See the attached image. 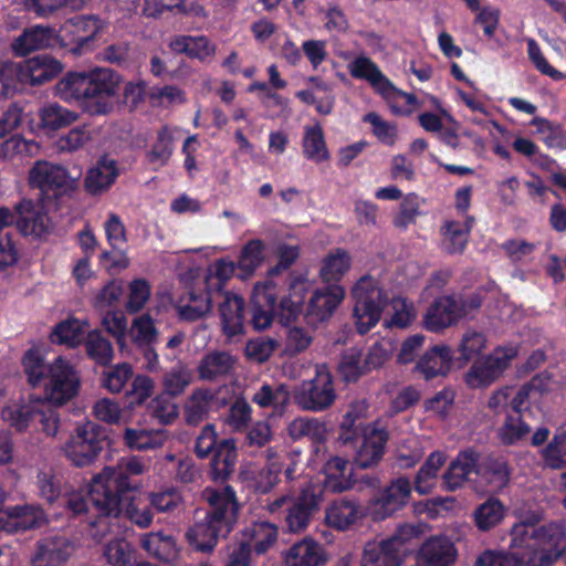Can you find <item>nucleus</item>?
<instances>
[{"instance_id": "56", "label": "nucleus", "mask_w": 566, "mask_h": 566, "mask_svg": "<svg viewBox=\"0 0 566 566\" xmlns=\"http://www.w3.org/2000/svg\"><path fill=\"white\" fill-rule=\"evenodd\" d=\"M192 380L191 371L181 363H178L163 376L164 392L169 397H176L186 390Z\"/></svg>"}, {"instance_id": "27", "label": "nucleus", "mask_w": 566, "mask_h": 566, "mask_svg": "<svg viewBox=\"0 0 566 566\" xmlns=\"http://www.w3.org/2000/svg\"><path fill=\"white\" fill-rule=\"evenodd\" d=\"M56 33L53 27L32 25L23 30L12 43V52L17 56H25L33 51L52 46L55 43Z\"/></svg>"}, {"instance_id": "1", "label": "nucleus", "mask_w": 566, "mask_h": 566, "mask_svg": "<svg viewBox=\"0 0 566 566\" xmlns=\"http://www.w3.org/2000/svg\"><path fill=\"white\" fill-rule=\"evenodd\" d=\"M144 471L142 460L132 457L122 458L116 467H106L95 475L90 484V499L97 516L123 514L138 527H148L154 518L153 509L148 500L137 496L142 486L138 476Z\"/></svg>"}, {"instance_id": "18", "label": "nucleus", "mask_w": 566, "mask_h": 566, "mask_svg": "<svg viewBox=\"0 0 566 566\" xmlns=\"http://www.w3.org/2000/svg\"><path fill=\"white\" fill-rule=\"evenodd\" d=\"M388 440V431L379 428L378 422L366 426L361 444L356 450V468L366 469L377 464L384 457Z\"/></svg>"}, {"instance_id": "2", "label": "nucleus", "mask_w": 566, "mask_h": 566, "mask_svg": "<svg viewBox=\"0 0 566 566\" xmlns=\"http://www.w3.org/2000/svg\"><path fill=\"white\" fill-rule=\"evenodd\" d=\"M566 528L551 522L544 525L517 523L512 527L509 551H485L475 566H553L564 554Z\"/></svg>"}, {"instance_id": "52", "label": "nucleus", "mask_w": 566, "mask_h": 566, "mask_svg": "<svg viewBox=\"0 0 566 566\" xmlns=\"http://www.w3.org/2000/svg\"><path fill=\"white\" fill-rule=\"evenodd\" d=\"M268 463L259 470L254 478L255 491L260 494H268L280 482L283 465L277 460L273 459L274 452L270 448L266 450Z\"/></svg>"}, {"instance_id": "31", "label": "nucleus", "mask_w": 566, "mask_h": 566, "mask_svg": "<svg viewBox=\"0 0 566 566\" xmlns=\"http://www.w3.org/2000/svg\"><path fill=\"white\" fill-rule=\"evenodd\" d=\"M452 359V350L449 346L434 345L419 358L415 370L421 374L426 380L447 376L450 371Z\"/></svg>"}, {"instance_id": "64", "label": "nucleus", "mask_w": 566, "mask_h": 566, "mask_svg": "<svg viewBox=\"0 0 566 566\" xmlns=\"http://www.w3.org/2000/svg\"><path fill=\"white\" fill-rule=\"evenodd\" d=\"M154 391V381L146 375H137L130 385V389L126 391L127 406L134 408L143 405L151 397Z\"/></svg>"}, {"instance_id": "11", "label": "nucleus", "mask_w": 566, "mask_h": 566, "mask_svg": "<svg viewBox=\"0 0 566 566\" xmlns=\"http://www.w3.org/2000/svg\"><path fill=\"white\" fill-rule=\"evenodd\" d=\"M81 379L71 361L57 356L51 363L49 377L44 382V396L48 406H63L77 396Z\"/></svg>"}, {"instance_id": "45", "label": "nucleus", "mask_w": 566, "mask_h": 566, "mask_svg": "<svg viewBox=\"0 0 566 566\" xmlns=\"http://www.w3.org/2000/svg\"><path fill=\"white\" fill-rule=\"evenodd\" d=\"M143 548L149 555L167 564L175 562L178 557L175 538L160 532L146 535L143 538Z\"/></svg>"}, {"instance_id": "9", "label": "nucleus", "mask_w": 566, "mask_h": 566, "mask_svg": "<svg viewBox=\"0 0 566 566\" xmlns=\"http://www.w3.org/2000/svg\"><path fill=\"white\" fill-rule=\"evenodd\" d=\"M356 333L367 334L381 317L387 295L377 281L364 275L356 280Z\"/></svg>"}, {"instance_id": "61", "label": "nucleus", "mask_w": 566, "mask_h": 566, "mask_svg": "<svg viewBox=\"0 0 566 566\" xmlns=\"http://www.w3.org/2000/svg\"><path fill=\"white\" fill-rule=\"evenodd\" d=\"M132 337L136 346L157 344L158 331L149 314H143L133 321Z\"/></svg>"}, {"instance_id": "46", "label": "nucleus", "mask_w": 566, "mask_h": 566, "mask_svg": "<svg viewBox=\"0 0 566 566\" xmlns=\"http://www.w3.org/2000/svg\"><path fill=\"white\" fill-rule=\"evenodd\" d=\"M447 460V455L442 451L431 452L415 476V490L419 494H429L433 486V481L438 475Z\"/></svg>"}, {"instance_id": "62", "label": "nucleus", "mask_w": 566, "mask_h": 566, "mask_svg": "<svg viewBox=\"0 0 566 566\" xmlns=\"http://www.w3.org/2000/svg\"><path fill=\"white\" fill-rule=\"evenodd\" d=\"M326 521L334 528L340 531L349 528L354 524V502H335L326 511Z\"/></svg>"}, {"instance_id": "59", "label": "nucleus", "mask_w": 566, "mask_h": 566, "mask_svg": "<svg viewBox=\"0 0 566 566\" xmlns=\"http://www.w3.org/2000/svg\"><path fill=\"white\" fill-rule=\"evenodd\" d=\"M348 269L346 252L337 249L335 253H329L324 260L319 271L323 282L332 284L338 282Z\"/></svg>"}, {"instance_id": "38", "label": "nucleus", "mask_w": 566, "mask_h": 566, "mask_svg": "<svg viewBox=\"0 0 566 566\" xmlns=\"http://www.w3.org/2000/svg\"><path fill=\"white\" fill-rule=\"evenodd\" d=\"M266 245L261 239H250L238 255V277L249 280L265 261Z\"/></svg>"}, {"instance_id": "58", "label": "nucleus", "mask_w": 566, "mask_h": 566, "mask_svg": "<svg viewBox=\"0 0 566 566\" xmlns=\"http://www.w3.org/2000/svg\"><path fill=\"white\" fill-rule=\"evenodd\" d=\"M528 416L507 415L501 429V441L506 446L515 444L531 432V426L526 422Z\"/></svg>"}, {"instance_id": "41", "label": "nucleus", "mask_w": 566, "mask_h": 566, "mask_svg": "<svg viewBox=\"0 0 566 566\" xmlns=\"http://www.w3.org/2000/svg\"><path fill=\"white\" fill-rule=\"evenodd\" d=\"M169 48L175 53L186 54L191 59H198L200 61L216 53V46L206 35H178L170 41Z\"/></svg>"}, {"instance_id": "24", "label": "nucleus", "mask_w": 566, "mask_h": 566, "mask_svg": "<svg viewBox=\"0 0 566 566\" xmlns=\"http://www.w3.org/2000/svg\"><path fill=\"white\" fill-rule=\"evenodd\" d=\"M479 452L473 448L459 451L442 475L446 490L455 491L464 485L471 473L476 474Z\"/></svg>"}, {"instance_id": "50", "label": "nucleus", "mask_w": 566, "mask_h": 566, "mask_svg": "<svg viewBox=\"0 0 566 566\" xmlns=\"http://www.w3.org/2000/svg\"><path fill=\"white\" fill-rule=\"evenodd\" d=\"M442 250L450 254H462L468 245L470 226L464 227L459 221H447L442 229Z\"/></svg>"}, {"instance_id": "48", "label": "nucleus", "mask_w": 566, "mask_h": 566, "mask_svg": "<svg viewBox=\"0 0 566 566\" xmlns=\"http://www.w3.org/2000/svg\"><path fill=\"white\" fill-rule=\"evenodd\" d=\"M84 347L87 357L94 360L97 365L107 366L114 358L112 342L98 329L87 333L84 338Z\"/></svg>"}, {"instance_id": "47", "label": "nucleus", "mask_w": 566, "mask_h": 566, "mask_svg": "<svg viewBox=\"0 0 566 566\" xmlns=\"http://www.w3.org/2000/svg\"><path fill=\"white\" fill-rule=\"evenodd\" d=\"M21 364L28 384L32 388L40 387L48 379L51 363L45 361L44 355L40 349H28L22 357Z\"/></svg>"}, {"instance_id": "34", "label": "nucleus", "mask_w": 566, "mask_h": 566, "mask_svg": "<svg viewBox=\"0 0 566 566\" xmlns=\"http://www.w3.org/2000/svg\"><path fill=\"white\" fill-rule=\"evenodd\" d=\"M178 313L181 319L196 322L209 313L212 308V296L208 289V282L203 289L191 286L180 298Z\"/></svg>"}, {"instance_id": "32", "label": "nucleus", "mask_w": 566, "mask_h": 566, "mask_svg": "<svg viewBox=\"0 0 566 566\" xmlns=\"http://www.w3.org/2000/svg\"><path fill=\"white\" fill-rule=\"evenodd\" d=\"M356 78L366 81L375 93L389 101L396 86L368 56L356 55Z\"/></svg>"}, {"instance_id": "55", "label": "nucleus", "mask_w": 566, "mask_h": 566, "mask_svg": "<svg viewBox=\"0 0 566 566\" xmlns=\"http://www.w3.org/2000/svg\"><path fill=\"white\" fill-rule=\"evenodd\" d=\"M123 438L132 450H153L163 446V436L158 431L126 428Z\"/></svg>"}, {"instance_id": "19", "label": "nucleus", "mask_w": 566, "mask_h": 566, "mask_svg": "<svg viewBox=\"0 0 566 566\" xmlns=\"http://www.w3.org/2000/svg\"><path fill=\"white\" fill-rule=\"evenodd\" d=\"M411 547H401L390 537L366 544L360 566H401Z\"/></svg>"}, {"instance_id": "12", "label": "nucleus", "mask_w": 566, "mask_h": 566, "mask_svg": "<svg viewBox=\"0 0 566 566\" xmlns=\"http://www.w3.org/2000/svg\"><path fill=\"white\" fill-rule=\"evenodd\" d=\"M103 28V20L95 14L76 15L64 24L63 41L71 52L81 55L93 50L95 39Z\"/></svg>"}, {"instance_id": "35", "label": "nucleus", "mask_w": 566, "mask_h": 566, "mask_svg": "<svg viewBox=\"0 0 566 566\" xmlns=\"http://www.w3.org/2000/svg\"><path fill=\"white\" fill-rule=\"evenodd\" d=\"M476 475L492 489L502 490L510 483L511 470L502 455H479Z\"/></svg>"}, {"instance_id": "20", "label": "nucleus", "mask_w": 566, "mask_h": 566, "mask_svg": "<svg viewBox=\"0 0 566 566\" xmlns=\"http://www.w3.org/2000/svg\"><path fill=\"white\" fill-rule=\"evenodd\" d=\"M63 71V64L50 54L43 53L27 60L19 69V78L30 85H42L55 78Z\"/></svg>"}, {"instance_id": "10", "label": "nucleus", "mask_w": 566, "mask_h": 566, "mask_svg": "<svg viewBox=\"0 0 566 566\" xmlns=\"http://www.w3.org/2000/svg\"><path fill=\"white\" fill-rule=\"evenodd\" d=\"M294 402L312 412L327 410L336 399L333 376L325 365L317 366L315 376L302 381L293 391Z\"/></svg>"}, {"instance_id": "26", "label": "nucleus", "mask_w": 566, "mask_h": 566, "mask_svg": "<svg viewBox=\"0 0 566 566\" xmlns=\"http://www.w3.org/2000/svg\"><path fill=\"white\" fill-rule=\"evenodd\" d=\"M279 528L268 521H253L241 531L239 544H247L250 553L265 554L276 542Z\"/></svg>"}, {"instance_id": "44", "label": "nucleus", "mask_w": 566, "mask_h": 566, "mask_svg": "<svg viewBox=\"0 0 566 566\" xmlns=\"http://www.w3.org/2000/svg\"><path fill=\"white\" fill-rule=\"evenodd\" d=\"M174 153V136L168 126H163L157 132L155 143L146 153L145 157L147 163L151 166L154 171H158L165 167L170 160Z\"/></svg>"}, {"instance_id": "53", "label": "nucleus", "mask_w": 566, "mask_h": 566, "mask_svg": "<svg viewBox=\"0 0 566 566\" xmlns=\"http://www.w3.org/2000/svg\"><path fill=\"white\" fill-rule=\"evenodd\" d=\"M289 432L293 439L310 438L312 441L322 443L326 440V426L316 418H297L289 426Z\"/></svg>"}, {"instance_id": "23", "label": "nucleus", "mask_w": 566, "mask_h": 566, "mask_svg": "<svg viewBox=\"0 0 566 566\" xmlns=\"http://www.w3.org/2000/svg\"><path fill=\"white\" fill-rule=\"evenodd\" d=\"M119 170L116 160L102 156L84 177V189L91 196H101L115 184Z\"/></svg>"}, {"instance_id": "16", "label": "nucleus", "mask_w": 566, "mask_h": 566, "mask_svg": "<svg viewBox=\"0 0 566 566\" xmlns=\"http://www.w3.org/2000/svg\"><path fill=\"white\" fill-rule=\"evenodd\" d=\"M411 495V484L408 478L400 476L385 488L380 496L376 497L370 506L374 521H382L401 510Z\"/></svg>"}, {"instance_id": "40", "label": "nucleus", "mask_w": 566, "mask_h": 566, "mask_svg": "<svg viewBox=\"0 0 566 566\" xmlns=\"http://www.w3.org/2000/svg\"><path fill=\"white\" fill-rule=\"evenodd\" d=\"M39 126L46 132H56L72 125L78 118L76 112L57 103H46L38 111Z\"/></svg>"}, {"instance_id": "57", "label": "nucleus", "mask_w": 566, "mask_h": 566, "mask_svg": "<svg viewBox=\"0 0 566 566\" xmlns=\"http://www.w3.org/2000/svg\"><path fill=\"white\" fill-rule=\"evenodd\" d=\"M83 335V327L77 319H66L54 327L51 339L53 343L74 348L84 342Z\"/></svg>"}, {"instance_id": "17", "label": "nucleus", "mask_w": 566, "mask_h": 566, "mask_svg": "<svg viewBox=\"0 0 566 566\" xmlns=\"http://www.w3.org/2000/svg\"><path fill=\"white\" fill-rule=\"evenodd\" d=\"M321 492L313 485L302 489L300 495L286 507L285 522L290 532L305 530L315 512L319 509Z\"/></svg>"}, {"instance_id": "29", "label": "nucleus", "mask_w": 566, "mask_h": 566, "mask_svg": "<svg viewBox=\"0 0 566 566\" xmlns=\"http://www.w3.org/2000/svg\"><path fill=\"white\" fill-rule=\"evenodd\" d=\"M235 361V357L229 352H209L198 364V377L205 381L224 380L233 373Z\"/></svg>"}, {"instance_id": "60", "label": "nucleus", "mask_w": 566, "mask_h": 566, "mask_svg": "<svg viewBox=\"0 0 566 566\" xmlns=\"http://www.w3.org/2000/svg\"><path fill=\"white\" fill-rule=\"evenodd\" d=\"M133 368L127 363L117 364L105 370L102 375V385L112 394L120 392L126 384L133 379Z\"/></svg>"}, {"instance_id": "37", "label": "nucleus", "mask_w": 566, "mask_h": 566, "mask_svg": "<svg viewBox=\"0 0 566 566\" xmlns=\"http://www.w3.org/2000/svg\"><path fill=\"white\" fill-rule=\"evenodd\" d=\"M286 566H321L326 562L322 545L313 539H303L293 544L285 554Z\"/></svg>"}, {"instance_id": "51", "label": "nucleus", "mask_w": 566, "mask_h": 566, "mask_svg": "<svg viewBox=\"0 0 566 566\" xmlns=\"http://www.w3.org/2000/svg\"><path fill=\"white\" fill-rule=\"evenodd\" d=\"M505 507L497 499H488L474 511V522L480 531L495 527L504 517Z\"/></svg>"}, {"instance_id": "33", "label": "nucleus", "mask_w": 566, "mask_h": 566, "mask_svg": "<svg viewBox=\"0 0 566 566\" xmlns=\"http://www.w3.org/2000/svg\"><path fill=\"white\" fill-rule=\"evenodd\" d=\"M70 544L65 538H43L36 543L32 566H65L70 557Z\"/></svg>"}, {"instance_id": "22", "label": "nucleus", "mask_w": 566, "mask_h": 566, "mask_svg": "<svg viewBox=\"0 0 566 566\" xmlns=\"http://www.w3.org/2000/svg\"><path fill=\"white\" fill-rule=\"evenodd\" d=\"M344 296V289L337 284H328L324 289L315 290L307 304L306 318L317 322L328 319Z\"/></svg>"}, {"instance_id": "63", "label": "nucleus", "mask_w": 566, "mask_h": 566, "mask_svg": "<svg viewBox=\"0 0 566 566\" xmlns=\"http://www.w3.org/2000/svg\"><path fill=\"white\" fill-rule=\"evenodd\" d=\"M275 255L277 258V262L268 270L266 277V280H271L272 282H275V277H277L282 272L289 270L297 261L300 258V248L298 245L280 243L276 247Z\"/></svg>"}, {"instance_id": "28", "label": "nucleus", "mask_w": 566, "mask_h": 566, "mask_svg": "<svg viewBox=\"0 0 566 566\" xmlns=\"http://www.w3.org/2000/svg\"><path fill=\"white\" fill-rule=\"evenodd\" d=\"M231 532L205 516L203 520L195 522L187 531L189 544L198 552L209 553L217 546L220 537H227Z\"/></svg>"}, {"instance_id": "21", "label": "nucleus", "mask_w": 566, "mask_h": 566, "mask_svg": "<svg viewBox=\"0 0 566 566\" xmlns=\"http://www.w3.org/2000/svg\"><path fill=\"white\" fill-rule=\"evenodd\" d=\"M458 555L454 543L447 536H431L420 547L419 566H452Z\"/></svg>"}, {"instance_id": "14", "label": "nucleus", "mask_w": 566, "mask_h": 566, "mask_svg": "<svg viewBox=\"0 0 566 566\" xmlns=\"http://www.w3.org/2000/svg\"><path fill=\"white\" fill-rule=\"evenodd\" d=\"M45 524H48L45 511L34 504L9 506L0 515V531L8 534L41 528Z\"/></svg>"}, {"instance_id": "6", "label": "nucleus", "mask_w": 566, "mask_h": 566, "mask_svg": "<svg viewBox=\"0 0 566 566\" xmlns=\"http://www.w3.org/2000/svg\"><path fill=\"white\" fill-rule=\"evenodd\" d=\"M2 419L18 432L30 428L54 437L59 431L60 418L41 396L30 395L28 399L12 400L2 408Z\"/></svg>"}, {"instance_id": "5", "label": "nucleus", "mask_w": 566, "mask_h": 566, "mask_svg": "<svg viewBox=\"0 0 566 566\" xmlns=\"http://www.w3.org/2000/svg\"><path fill=\"white\" fill-rule=\"evenodd\" d=\"M29 185L39 190L38 208H61L65 200L73 197L78 182L70 171L59 165L46 160H36L29 171Z\"/></svg>"}, {"instance_id": "36", "label": "nucleus", "mask_w": 566, "mask_h": 566, "mask_svg": "<svg viewBox=\"0 0 566 566\" xmlns=\"http://www.w3.org/2000/svg\"><path fill=\"white\" fill-rule=\"evenodd\" d=\"M324 484L333 493H342L354 486V465L348 468V460L335 455L323 468Z\"/></svg>"}, {"instance_id": "30", "label": "nucleus", "mask_w": 566, "mask_h": 566, "mask_svg": "<svg viewBox=\"0 0 566 566\" xmlns=\"http://www.w3.org/2000/svg\"><path fill=\"white\" fill-rule=\"evenodd\" d=\"M245 301L242 296L226 292L219 304L222 332L228 337L244 333Z\"/></svg>"}, {"instance_id": "15", "label": "nucleus", "mask_w": 566, "mask_h": 566, "mask_svg": "<svg viewBox=\"0 0 566 566\" xmlns=\"http://www.w3.org/2000/svg\"><path fill=\"white\" fill-rule=\"evenodd\" d=\"M465 315V308L453 295L437 297L427 308L423 326L438 333L457 324Z\"/></svg>"}, {"instance_id": "3", "label": "nucleus", "mask_w": 566, "mask_h": 566, "mask_svg": "<svg viewBox=\"0 0 566 566\" xmlns=\"http://www.w3.org/2000/svg\"><path fill=\"white\" fill-rule=\"evenodd\" d=\"M286 283L287 292L281 295L279 303L276 282L265 280L254 285L250 301V324L254 331L266 329L274 318H277L281 325L289 326L303 313L306 295L311 289L308 279L303 273L292 271Z\"/></svg>"}, {"instance_id": "49", "label": "nucleus", "mask_w": 566, "mask_h": 566, "mask_svg": "<svg viewBox=\"0 0 566 566\" xmlns=\"http://www.w3.org/2000/svg\"><path fill=\"white\" fill-rule=\"evenodd\" d=\"M545 467L560 470L566 467V421L555 431L553 439L541 451Z\"/></svg>"}, {"instance_id": "4", "label": "nucleus", "mask_w": 566, "mask_h": 566, "mask_svg": "<svg viewBox=\"0 0 566 566\" xmlns=\"http://www.w3.org/2000/svg\"><path fill=\"white\" fill-rule=\"evenodd\" d=\"M120 84L117 72L106 67L67 72L55 85L62 101L80 103L90 115H106L113 111L114 97Z\"/></svg>"}, {"instance_id": "39", "label": "nucleus", "mask_w": 566, "mask_h": 566, "mask_svg": "<svg viewBox=\"0 0 566 566\" xmlns=\"http://www.w3.org/2000/svg\"><path fill=\"white\" fill-rule=\"evenodd\" d=\"M217 396L211 389H196L187 399L184 417L189 426H198L206 420L216 403Z\"/></svg>"}, {"instance_id": "8", "label": "nucleus", "mask_w": 566, "mask_h": 566, "mask_svg": "<svg viewBox=\"0 0 566 566\" xmlns=\"http://www.w3.org/2000/svg\"><path fill=\"white\" fill-rule=\"evenodd\" d=\"M515 346H497L490 354L476 358L465 371L463 380L471 389H484L494 384L517 356Z\"/></svg>"}, {"instance_id": "54", "label": "nucleus", "mask_w": 566, "mask_h": 566, "mask_svg": "<svg viewBox=\"0 0 566 566\" xmlns=\"http://www.w3.org/2000/svg\"><path fill=\"white\" fill-rule=\"evenodd\" d=\"M40 145L33 139H25L21 135H12L0 144V157L13 159L20 157H34L39 154Z\"/></svg>"}, {"instance_id": "13", "label": "nucleus", "mask_w": 566, "mask_h": 566, "mask_svg": "<svg viewBox=\"0 0 566 566\" xmlns=\"http://www.w3.org/2000/svg\"><path fill=\"white\" fill-rule=\"evenodd\" d=\"M209 510L206 516L220 524L229 532H232L239 518L240 504L237 499L235 491L230 485L221 489L207 488L203 491Z\"/></svg>"}, {"instance_id": "42", "label": "nucleus", "mask_w": 566, "mask_h": 566, "mask_svg": "<svg viewBox=\"0 0 566 566\" xmlns=\"http://www.w3.org/2000/svg\"><path fill=\"white\" fill-rule=\"evenodd\" d=\"M291 399L289 388L284 384L273 387L263 384L253 395L252 401L261 408H272L274 413L282 415Z\"/></svg>"}, {"instance_id": "7", "label": "nucleus", "mask_w": 566, "mask_h": 566, "mask_svg": "<svg viewBox=\"0 0 566 566\" xmlns=\"http://www.w3.org/2000/svg\"><path fill=\"white\" fill-rule=\"evenodd\" d=\"M108 431L107 427L91 420L78 424L64 446L65 457L77 468L91 465L108 447Z\"/></svg>"}, {"instance_id": "25", "label": "nucleus", "mask_w": 566, "mask_h": 566, "mask_svg": "<svg viewBox=\"0 0 566 566\" xmlns=\"http://www.w3.org/2000/svg\"><path fill=\"white\" fill-rule=\"evenodd\" d=\"M238 461V449L232 438L221 439L211 454L209 476L213 482L224 483L234 473Z\"/></svg>"}, {"instance_id": "43", "label": "nucleus", "mask_w": 566, "mask_h": 566, "mask_svg": "<svg viewBox=\"0 0 566 566\" xmlns=\"http://www.w3.org/2000/svg\"><path fill=\"white\" fill-rule=\"evenodd\" d=\"M302 150L306 159L316 164L329 159V151L326 146L323 127L319 123H316L313 126H305Z\"/></svg>"}]
</instances>
